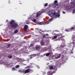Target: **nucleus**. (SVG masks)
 I'll return each instance as SVG.
<instances>
[{"instance_id": "obj_1", "label": "nucleus", "mask_w": 75, "mask_h": 75, "mask_svg": "<svg viewBox=\"0 0 75 75\" xmlns=\"http://www.w3.org/2000/svg\"><path fill=\"white\" fill-rule=\"evenodd\" d=\"M49 15L50 16V17H52L53 18H59V17H60L59 14H56V13L55 12L52 13V11H49Z\"/></svg>"}, {"instance_id": "obj_2", "label": "nucleus", "mask_w": 75, "mask_h": 75, "mask_svg": "<svg viewBox=\"0 0 75 75\" xmlns=\"http://www.w3.org/2000/svg\"><path fill=\"white\" fill-rule=\"evenodd\" d=\"M15 21L14 20H11V21L9 23L11 25V26L12 28H17L18 26V23H14Z\"/></svg>"}, {"instance_id": "obj_3", "label": "nucleus", "mask_w": 75, "mask_h": 75, "mask_svg": "<svg viewBox=\"0 0 75 75\" xmlns=\"http://www.w3.org/2000/svg\"><path fill=\"white\" fill-rule=\"evenodd\" d=\"M19 71H20V72H22L23 74L24 73L25 74H27V73H30V72H33V70L30 69H28L22 71L21 70H19Z\"/></svg>"}, {"instance_id": "obj_4", "label": "nucleus", "mask_w": 75, "mask_h": 75, "mask_svg": "<svg viewBox=\"0 0 75 75\" xmlns=\"http://www.w3.org/2000/svg\"><path fill=\"white\" fill-rule=\"evenodd\" d=\"M75 7V2H73L71 3V7L70 6H67V10H71L72 8Z\"/></svg>"}, {"instance_id": "obj_5", "label": "nucleus", "mask_w": 75, "mask_h": 75, "mask_svg": "<svg viewBox=\"0 0 75 75\" xmlns=\"http://www.w3.org/2000/svg\"><path fill=\"white\" fill-rule=\"evenodd\" d=\"M54 4L52 5V7H56V8H58L59 6V5L57 4L58 3V1L55 0L54 1Z\"/></svg>"}, {"instance_id": "obj_6", "label": "nucleus", "mask_w": 75, "mask_h": 75, "mask_svg": "<svg viewBox=\"0 0 75 75\" xmlns=\"http://www.w3.org/2000/svg\"><path fill=\"white\" fill-rule=\"evenodd\" d=\"M27 28H28V25H26L24 27V30L25 31H26Z\"/></svg>"}, {"instance_id": "obj_7", "label": "nucleus", "mask_w": 75, "mask_h": 75, "mask_svg": "<svg viewBox=\"0 0 75 75\" xmlns=\"http://www.w3.org/2000/svg\"><path fill=\"white\" fill-rule=\"evenodd\" d=\"M37 24L38 25H43L44 24V22H38L37 23Z\"/></svg>"}, {"instance_id": "obj_8", "label": "nucleus", "mask_w": 75, "mask_h": 75, "mask_svg": "<svg viewBox=\"0 0 75 75\" xmlns=\"http://www.w3.org/2000/svg\"><path fill=\"white\" fill-rule=\"evenodd\" d=\"M50 22L48 21L46 22H44V24H48L50 23Z\"/></svg>"}, {"instance_id": "obj_9", "label": "nucleus", "mask_w": 75, "mask_h": 75, "mask_svg": "<svg viewBox=\"0 0 75 75\" xmlns=\"http://www.w3.org/2000/svg\"><path fill=\"white\" fill-rule=\"evenodd\" d=\"M65 31L67 32H69V31H71V29L69 28L68 29H66Z\"/></svg>"}, {"instance_id": "obj_10", "label": "nucleus", "mask_w": 75, "mask_h": 75, "mask_svg": "<svg viewBox=\"0 0 75 75\" xmlns=\"http://www.w3.org/2000/svg\"><path fill=\"white\" fill-rule=\"evenodd\" d=\"M53 68H54V67L52 66H50L49 67V69L50 70H52Z\"/></svg>"}, {"instance_id": "obj_11", "label": "nucleus", "mask_w": 75, "mask_h": 75, "mask_svg": "<svg viewBox=\"0 0 75 75\" xmlns=\"http://www.w3.org/2000/svg\"><path fill=\"white\" fill-rule=\"evenodd\" d=\"M57 38V36L55 35L54 36L53 38H52V40H54V39H56Z\"/></svg>"}, {"instance_id": "obj_12", "label": "nucleus", "mask_w": 75, "mask_h": 75, "mask_svg": "<svg viewBox=\"0 0 75 75\" xmlns=\"http://www.w3.org/2000/svg\"><path fill=\"white\" fill-rule=\"evenodd\" d=\"M50 54H51L50 53H47L46 54V57H48V56H49V55H50Z\"/></svg>"}, {"instance_id": "obj_13", "label": "nucleus", "mask_w": 75, "mask_h": 75, "mask_svg": "<svg viewBox=\"0 0 75 75\" xmlns=\"http://www.w3.org/2000/svg\"><path fill=\"white\" fill-rule=\"evenodd\" d=\"M60 57H61V55H58L57 57H56V59H58V58H60Z\"/></svg>"}, {"instance_id": "obj_14", "label": "nucleus", "mask_w": 75, "mask_h": 75, "mask_svg": "<svg viewBox=\"0 0 75 75\" xmlns=\"http://www.w3.org/2000/svg\"><path fill=\"white\" fill-rule=\"evenodd\" d=\"M40 44L41 45H44L45 44L44 42H41Z\"/></svg>"}, {"instance_id": "obj_15", "label": "nucleus", "mask_w": 75, "mask_h": 75, "mask_svg": "<svg viewBox=\"0 0 75 75\" xmlns=\"http://www.w3.org/2000/svg\"><path fill=\"white\" fill-rule=\"evenodd\" d=\"M14 33H15V34H16V33H18V30H16L14 32Z\"/></svg>"}, {"instance_id": "obj_16", "label": "nucleus", "mask_w": 75, "mask_h": 75, "mask_svg": "<svg viewBox=\"0 0 75 75\" xmlns=\"http://www.w3.org/2000/svg\"><path fill=\"white\" fill-rule=\"evenodd\" d=\"M36 50H38L40 49V47H37L36 48Z\"/></svg>"}, {"instance_id": "obj_17", "label": "nucleus", "mask_w": 75, "mask_h": 75, "mask_svg": "<svg viewBox=\"0 0 75 75\" xmlns=\"http://www.w3.org/2000/svg\"><path fill=\"white\" fill-rule=\"evenodd\" d=\"M8 58H9V59H11V58H12V57H13V56H8Z\"/></svg>"}, {"instance_id": "obj_18", "label": "nucleus", "mask_w": 75, "mask_h": 75, "mask_svg": "<svg viewBox=\"0 0 75 75\" xmlns=\"http://www.w3.org/2000/svg\"><path fill=\"white\" fill-rule=\"evenodd\" d=\"M12 71H15V70H16V69L14 67L12 68Z\"/></svg>"}, {"instance_id": "obj_19", "label": "nucleus", "mask_w": 75, "mask_h": 75, "mask_svg": "<svg viewBox=\"0 0 75 75\" xmlns=\"http://www.w3.org/2000/svg\"><path fill=\"white\" fill-rule=\"evenodd\" d=\"M47 6H48V3H45L44 5V6H45V7H47Z\"/></svg>"}, {"instance_id": "obj_20", "label": "nucleus", "mask_w": 75, "mask_h": 75, "mask_svg": "<svg viewBox=\"0 0 75 75\" xmlns=\"http://www.w3.org/2000/svg\"><path fill=\"white\" fill-rule=\"evenodd\" d=\"M19 67H20V66L19 65H17L15 67L16 68H18Z\"/></svg>"}, {"instance_id": "obj_21", "label": "nucleus", "mask_w": 75, "mask_h": 75, "mask_svg": "<svg viewBox=\"0 0 75 75\" xmlns=\"http://www.w3.org/2000/svg\"><path fill=\"white\" fill-rule=\"evenodd\" d=\"M40 16V13H37V15L36 16L37 17H39Z\"/></svg>"}, {"instance_id": "obj_22", "label": "nucleus", "mask_w": 75, "mask_h": 75, "mask_svg": "<svg viewBox=\"0 0 75 75\" xmlns=\"http://www.w3.org/2000/svg\"><path fill=\"white\" fill-rule=\"evenodd\" d=\"M52 20H53V18H51L49 19V21H50V22L51 21H52Z\"/></svg>"}, {"instance_id": "obj_23", "label": "nucleus", "mask_w": 75, "mask_h": 75, "mask_svg": "<svg viewBox=\"0 0 75 75\" xmlns=\"http://www.w3.org/2000/svg\"><path fill=\"white\" fill-rule=\"evenodd\" d=\"M33 21L34 23H35L36 21V19H34L33 20Z\"/></svg>"}, {"instance_id": "obj_24", "label": "nucleus", "mask_w": 75, "mask_h": 75, "mask_svg": "<svg viewBox=\"0 0 75 75\" xmlns=\"http://www.w3.org/2000/svg\"><path fill=\"white\" fill-rule=\"evenodd\" d=\"M8 48H10V45H11V44H9L8 45Z\"/></svg>"}, {"instance_id": "obj_25", "label": "nucleus", "mask_w": 75, "mask_h": 75, "mask_svg": "<svg viewBox=\"0 0 75 75\" xmlns=\"http://www.w3.org/2000/svg\"><path fill=\"white\" fill-rule=\"evenodd\" d=\"M36 55V54H33L32 55V56H33V57H35Z\"/></svg>"}, {"instance_id": "obj_26", "label": "nucleus", "mask_w": 75, "mask_h": 75, "mask_svg": "<svg viewBox=\"0 0 75 75\" xmlns=\"http://www.w3.org/2000/svg\"><path fill=\"white\" fill-rule=\"evenodd\" d=\"M71 30H74V27H72L71 28Z\"/></svg>"}, {"instance_id": "obj_27", "label": "nucleus", "mask_w": 75, "mask_h": 75, "mask_svg": "<svg viewBox=\"0 0 75 75\" xmlns=\"http://www.w3.org/2000/svg\"><path fill=\"white\" fill-rule=\"evenodd\" d=\"M60 35H62V34H59L57 35V36H58V37L60 36Z\"/></svg>"}, {"instance_id": "obj_28", "label": "nucleus", "mask_w": 75, "mask_h": 75, "mask_svg": "<svg viewBox=\"0 0 75 75\" xmlns=\"http://www.w3.org/2000/svg\"><path fill=\"white\" fill-rule=\"evenodd\" d=\"M43 38H45V35H43Z\"/></svg>"}, {"instance_id": "obj_29", "label": "nucleus", "mask_w": 75, "mask_h": 75, "mask_svg": "<svg viewBox=\"0 0 75 75\" xmlns=\"http://www.w3.org/2000/svg\"><path fill=\"white\" fill-rule=\"evenodd\" d=\"M72 44H73L74 46H75V42H73Z\"/></svg>"}, {"instance_id": "obj_30", "label": "nucleus", "mask_w": 75, "mask_h": 75, "mask_svg": "<svg viewBox=\"0 0 75 75\" xmlns=\"http://www.w3.org/2000/svg\"><path fill=\"white\" fill-rule=\"evenodd\" d=\"M73 13H75V10H73Z\"/></svg>"}, {"instance_id": "obj_31", "label": "nucleus", "mask_w": 75, "mask_h": 75, "mask_svg": "<svg viewBox=\"0 0 75 75\" xmlns=\"http://www.w3.org/2000/svg\"><path fill=\"white\" fill-rule=\"evenodd\" d=\"M45 35H46V36H48V34H45Z\"/></svg>"}, {"instance_id": "obj_32", "label": "nucleus", "mask_w": 75, "mask_h": 75, "mask_svg": "<svg viewBox=\"0 0 75 75\" xmlns=\"http://www.w3.org/2000/svg\"><path fill=\"white\" fill-rule=\"evenodd\" d=\"M64 37H65V36H62V37H61V38H64Z\"/></svg>"}, {"instance_id": "obj_33", "label": "nucleus", "mask_w": 75, "mask_h": 75, "mask_svg": "<svg viewBox=\"0 0 75 75\" xmlns=\"http://www.w3.org/2000/svg\"><path fill=\"white\" fill-rule=\"evenodd\" d=\"M62 13H63V14H65V12L64 11H63L62 12Z\"/></svg>"}, {"instance_id": "obj_34", "label": "nucleus", "mask_w": 75, "mask_h": 75, "mask_svg": "<svg viewBox=\"0 0 75 75\" xmlns=\"http://www.w3.org/2000/svg\"><path fill=\"white\" fill-rule=\"evenodd\" d=\"M30 46H33L34 45L33 44H31L30 45Z\"/></svg>"}, {"instance_id": "obj_35", "label": "nucleus", "mask_w": 75, "mask_h": 75, "mask_svg": "<svg viewBox=\"0 0 75 75\" xmlns=\"http://www.w3.org/2000/svg\"><path fill=\"white\" fill-rule=\"evenodd\" d=\"M61 40H62V41H64V39L62 38V39H61Z\"/></svg>"}, {"instance_id": "obj_36", "label": "nucleus", "mask_w": 75, "mask_h": 75, "mask_svg": "<svg viewBox=\"0 0 75 75\" xmlns=\"http://www.w3.org/2000/svg\"><path fill=\"white\" fill-rule=\"evenodd\" d=\"M27 68H30V66H28L27 67Z\"/></svg>"}, {"instance_id": "obj_37", "label": "nucleus", "mask_w": 75, "mask_h": 75, "mask_svg": "<svg viewBox=\"0 0 75 75\" xmlns=\"http://www.w3.org/2000/svg\"><path fill=\"white\" fill-rule=\"evenodd\" d=\"M8 3L9 4H10V1H8Z\"/></svg>"}, {"instance_id": "obj_38", "label": "nucleus", "mask_w": 75, "mask_h": 75, "mask_svg": "<svg viewBox=\"0 0 75 75\" xmlns=\"http://www.w3.org/2000/svg\"><path fill=\"white\" fill-rule=\"evenodd\" d=\"M42 31V32H44V31Z\"/></svg>"}, {"instance_id": "obj_39", "label": "nucleus", "mask_w": 75, "mask_h": 75, "mask_svg": "<svg viewBox=\"0 0 75 75\" xmlns=\"http://www.w3.org/2000/svg\"><path fill=\"white\" fill-rule=\"evenodd\" d=\"M54 74V72H52V74Z\"/></svg>"}, {"instance_id": "obj_40", "label": "nucleus", "mask_w": 75, "mask_h": 75, "mask_svg": "<svg viewBox=\"0 0 75 75\" xmlns=\"http://www.w3.org/2000/svg\"><path fill=\"white\" fill-rule=\"evenodd\" d=\"M26 24H28V23H27Z\"/></svg>"}, {"instance_id": "obj_41", "label": "nucleus", "mask_w": 75, "mask_h": 75, "mask_svg": "<svg viewBox=\"0 0 75 75\" xmlns=\"http://www.w3.org/2000/svg\"><path fill=\"white\" fill-rule=\"evenodd\" d=\"M33 57V56H32H32H31V57Z\"/></svg>"}, {"instance_id": "obj_42", "label": "nucleus", "mask_w": 75, "mask_h": 75, "mask_svg": "<svg viewBox=\"0 0 75 75\" xmlns=\"http://www.w3.org/2000/svg\"><path fill=\"white\" fill-rule=\"evenodd\" d=\"M7 21H8V20H7Z\"/></svg>"}, {"instance_id": "obj_43", "label": "nucleus", "mask_w": 75, "mask_h": 75, "mask_svg": "<svg viewBox=\"0 0 75 75\" xmlns=\"http://www.w3.org/2000/svg\"><path fill=\"white\" fill-rule=\"evenodd\" d=\"M54 73H55V72H54Z\"/></svg>"}, {"instance_id": "obj_44", "label": "nucleus", "mask_w": 75, "mask_h": 75, "mask_svg": "<svg viewBox=\"0 0 75 75\" xmlns=\"http://www.w3.org/2000/svg\"><path fill=\"white\" fill-rule=\"evenodd\" d=\"M74 27H75V26H74Z\"/></svg>"}, {"instance_id": "obj_45", "label": "nucleus", "mask_w": 75, "mask_h": 75, "mask_svg": "<svg viewBox=\"0 0 75 75\" xmlns=\"http://www.w3.org/2000/svg\"><path fill=\"white\" fill-rule=\"evenodd\" d=\"M72 0H71V1H72Z\"/></svg>"}]
</instances>
